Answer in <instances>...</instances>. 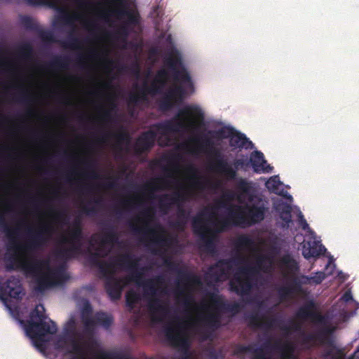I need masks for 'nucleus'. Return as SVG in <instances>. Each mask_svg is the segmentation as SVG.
I'll list each match as a JSON object with an SVG mask.
<instances>
[{
    "label": "nucleus",
    "mask_w": 359,
    "mask_h": 359,
    "mask_svg": "<svg viewBox=\"0 0 359 359\" xmlns=\"http://www.w3.org/2000/svg\"><path fill=\"white\" fill-rule=\"evenodd\" d=\"M8 211L0 210V229L5 233L8 239L7 249L12 251L13 255L8 258L6 269L8 271L20 269L26 273L35 278V290L43 292L53 285V275L50 269L48 259L38 258L32 256V252L42 248L52 236L54 228L50 224L41 225L37 229H27L30 239L25 243L18 242L15 239L18 228H11L5 218Z\"/></svg>",
    "instance_id": "nucleus-1"
},
{
    "label": "nucleus",
    "mask_w": 359,
    "mask_h": 359,
    "mask_svg": "<svg viewBox=\"0 0 359 359\" xmlns=\"http://www.w3.org/2000/svg\"><path fill=\"white\" fill-rule=\"evenodd\" d=\"M236 188L238 201L243 203L246 198L250 203L236 206L235 210L229 212L226 219L231 220L235 226H250L262 222L269 211L268 202L256 195L255 184L245 178L238 177Z\"/></svg>",
    "instance_id": "nucleus-2"
},
{
    "label": "nucleus",
    "mask_w": 359,
    "mask_h": 359,
    "mask_svg": "<svg viewBox=\"0 0 359 359\" xmlns=\"http://www.w3.org/2000/svg\"><path fill=\"white\" fill-rule=\"evenodd\" d=\"M71 355L69 359H90V301L84 299L81 320L72 316L64 327L63 334L57 342Z\"/></svg>",
    "instance_id": "nucleus-3"
},
{
    "label": "nucleus",
    "mask_w": 359,
    "mask_h": 359,
    "mask_svg": "<svg viewBox=\"0 0 359 359\" xmlns=\"http://www.w3.org/2000/svg\"><path fill=\"white\" fill-rule=\"evenodd\" d=\"M165 64L172 71L174 81L179 82L180 84L175 85L169 89L159 100L158 107L163 111L170 110L175 103L184 99L186 95L184 85H192L191 76L182 62V56L178 50L172 48L168 51Z\"/></svg>",
    "instance_id": "nucleus-4"
},
{
    "label": "nucleus",
    "mask_w": 359,
    "mask_h": 359,
    "mask_svg": "<svg viewBox=\"0 0 359 359\" xmlns=\"http://www.w3.org/2000/svg\"><path fill=\"white\" fill-rule=\"evenodd\" d=\"M85 159L84 180H90V0H85Z\"/></svg>",
    "instance_id": "nucleus-5"
},
{
    "label": "nucleus",
    "mask_w": 359,
    "mask_h": 359,
    "mask_svg": "<svg viewBox=\"0 0 359 359\" xmlns=\"http://www.w3.org/2000/svg\"><path fill=\"white\" fill-rule=\"evenodd\" d=\"M123 266L128 269L136 268L137 259L131 254L126 253L118 256L111 262L100 261L97 266L102 276L105 278L104 287L110 299L113 301L118 300L121 297L123 288V280L114 276L115 266Z\"/></svg>",
    "instance_id": "nucleus-6"
},
{
    "label": "nucleus",
    "mask_w": 359,
    "mask_h": 359,
    "mask_svg": "<svg viewBox=\"0 0 359 359\" xmlns=\"http://www.w3.org/2000/svg\"><path fill=\"white\" fill-rule=\"evenodd\" d=\"M208 215V221H210L212 218L215 216L214 212H208L206 209L198 213L191 221V226L194 234L200 238L202 243V245L204 250L210 254L216 252V245L215 243V238L216 234L225 231L229 228L231 222L229 219H223L220 221L214 222V229H212L208 226L204 219V217Z\"/></svg>",
    "instance_id": "nucleus-7"
},
{
    "label": "nucleus",
    "mask_w": 359,
    "mask_h": 359,
    "mask_svg": "<svg viewBox=\"0 0 359 359\" xmlns=\"http://www.w3.org/2000/svg\"><path fill=\"white\" fill-rule=\"evenodd\" d=\"M204 119L203 110L197 105H188L180 109L174 118L158 123L154 127L161 134L177 133L181 130L194 128Z\"/></svg>",
    "instance_id": "nucleus-8"
},
{
    "label": "nucleus",
    "mask_w": 359,
    "mask_h": 359,
    "mask_svg": "<svg viewBox=\"0 0 359 359\" xmlns=\"http://www.w3.org/2000/svg\"><path fill=\"white\" fill-rule=\"evenodd\" d=\"M137 266L138 265L136 268H131L132 273L128 280L135 283L138 286L142 287L144 295L149 299L148 306L152 313H161L166 315L169 311L168 306L163 304L162 301L157 297V287L164 284V277L163 276H157L154 278L143 280V273L142 272L143 269H141L140 271Z\"/></svg>",
    "instance_id": "nucleus-9"
},
{
    "label": "nucleus",
    "mask_w": 359,
    "mask_h": 359,
    "mask_svg": "<svg viewBox=\"0 0 359 359\" xmlns=\"http://www.w3.org/2000/svg\"><path fill=\"white\" fill-rule=\"evenodd\" d=\"M45 308L43 304H38L31 312V320L27 322L25 330L27 334L32 339H40L47 334H55L57 332V325L53 320L49 323L46 320Z\"/></svg>",
    "instance_id": "nucleus-10"
},
{
    "label": "nucleus",
    "mask_w": 359,
    "mask_h": 359,
    "mask_svg": "<svg viewBox=\"0 0 359 359\" xmlns=\"http://www.w3.org/2000/svg\"><path fill=\"white\" fill-rule=\"evenodd\" d=\"M82 229L79 224H74L68 231L67 234L62 235L59 241L60 245L55 250L56 257L64 261L74 258L81 252Z\"/></svg>",
    "instance_id": "nucleus-11"
},
{
    "label": "nucleus",
    "mask_w": 359,
    "mask_h": 359,
    "mask_svg": "<svg viewBox=\"0 0 359 359\" xmlns=\"http://www.w3.org/2000/svg\"><path fill=\"white\" fill-rule=\"evenodd\" d=\"M143 217L144 226L140 227L135 225L133 223L130 224L131 230L137 234L144 236L151 235L153 237V241L161 247L170 246L174 239L170 236H165L163 227L160 224H156L154 228L149 227V222L154 219V211L151 208H147L141 212Z\"/></svg>",
    "instance_id": "nucleus-12"
},
{
    "label": "nucleus",
    "mask_w": 359,
    "mask_h": 359,
    "mask_svg": "<svg viewBox=\"0 0 359 359\" xmlns=\"http://www.w3.org/2000/svg\"><path fill=\"white\" fill-rule=\"evenodd\" d=\"M294 351V347L290 341L277 339L271 344L269 339L260 348L254 350L255 356L252 359H292Z\"/></svg>",
    "instance_id": "nucleus-13"
},
{
    "label": "nucleus",
    "mask_w": 359,
    "mask_h": 359,
    "mask_svg": "<svg viewBox=\"0 0 359 359\" xmlns=\"http://www.w3.org/2000/svg\"><path fill=\"white\" fill-rule=\"evenodd\" d=\"M194 141L201 143V148L208 149L215 158V163L212 169L222 175L226 180L231 181L237 180L236 169L230 165L226 159L224 158L221 152L214 147V142L212 140L206 136L200 138H195Z\"/></svg>",
    "instance_id": "nucleus-14"
},
{
    "label": "nucleus",
    "mask_w": 359,
    "mask_h": 359,
    "mask_svg": "<svg viewBox=\"0 0 359 359\" xmlns=\"http://www.w3.org/2000/svg\"><path fill=\"white\" fill-rule=\"evenodd\" d=\"M164 264L169 269L176 271L177 272L179 280L182 283L183 287L179 285L176 290V293L178 295H183L184 305L186 307L189 306L194 302V299L191 294H185L184 290L189 289L191 285H201V278L191 272L187 271L184 269H177V264L172 262L170 258H165L164 259Z\"/></svg>",
    "instance_id": "nucleus-15"
},
{
    "label": "nucleus",
    "mask_w": 359,
    "mask_h": 359,
    "mask_svg": "<svg viewBox=\"0 0 359 359\" xmlns=\"http://www.w3.org/2000/svg\"><path fill=\"white\" fill-rule=\"evenodd\" d=\"M257 272V270L254 266L240 268L229 281L230 290L241 296L249 294L253 287L251 277Z\"/></svg>",
    "instance_id": "nucleus-16"
},
{
    "label": "nucleus",
    "mask_w": 359,
    "mask_h": 359,
    "mask_svg": "<svg viewBox=\"0 0 359 359\" xmlns=\"http://www.w3.org/2000/svg\"><path fill=\"white\" fill-rule=\"evenodd\" d=\"M255 243L252 238L247 235H241L238 236L234 242V246L237 252L234 257L229 259H221L215 263V266L220 267L221 266L228 270V272L232 269L233 265L246 262L245 257L241 252L245 248L250 249L254 245Z\"/></svg>",
    "instance_id": "nucleus-17"
},
{
    "label": "nucleus",
    "mask_w": 359,
    "mask_h": 359,
    "mask_svg": "<svg viewBox=\"0 0 359 359\" xmlns=\"http://www.w3.org/2000/svg\"><path fill=\"white\" fill-rule=\"evenodd\" d=\"M248 320L251 326L266 330L278 327L286 333H289L291 330L298 331L300 330V325L296 323L292 322L291 325L281 326L283 322V320L278 318H268L266 316L261 318L257 313L248 316Z\"/></svg>",
    "instance_id": "nucleus-18"
},
{
    "label": "nucleus",
    "mask_w": 359,
    "mask_h": 359,
    "mask_svg": "<svg viewBox=\"0 0 359 359\" xmlns=\"http://www.w3.org/2000/svg\"><path fill=\"white\" fill-rule=\"evenodd\" d=\"M112 139L114 140V148L118 152L124 151L125 147H128L131 142L130 134L122 126L116 132L107 130L100 135V140L103 143H107ZM126 150H128V148Z\"/></svg>",
    "instance_id": "nucleus-19"
},
{
    "label": "nucleus",
    "mask_w": 359,
    "mask_h": 359,
    "mask_svg": "<svg viewBox=\"0 0 359 359\" xmlns=\"http://www.w3.org/2000/svg\"><path fill=\"white\" fill-rule=\"evenodd\" d=\"M22 287L20 280L15 276H11L5 282L0 283V299L4 302L6 306L11 309L6 304L8 297L15 299H21Z\"/></svg>",
    "instance_id": "nucleus-20"
},
{
    "label": "nucleus",
    "mask_w": 359,
    "mask_h": 359,
    "mask_svg": "<svg viewBox=\"0 0 359 359\" xmlns=\"http://www.w3.org/2000/svg\"><path fill=\"white\" fill-rule=\"evenodd\" d=\"M181 327L182 323H177L175 326L171 325H166L163 331L166 339L172 346L175 347L184 346L186 348L185 356L183 359H189V355L187 352L188 343L187 339L182 336V333L180 330Z\"/></svg>",
    "instance_id": "nucleus-21"
},
{
    "label": "nucleus",
    "mask_w": 359,
    "mask_h": 359,
    "mask_svg": "<svg viewBox=\"0 0 359 359\" xmlns=\"http://www.w3.org/2000/svg\"><path fill=\"white\" fill-rule=\"evenodd\" d=\"M156 135V133L152 130L142 133L134 145L135 152L138 154H142L149 151L155 144Z\"/></svg>",
    "instance_id": "nucleus-22"
},
{
    "label": "nucleus",
    "mask_w": 359,
    "mask_h": 359,
    "mask_svg": "<svg viewBox=\"0 0 359 359\" xmlns=\"http://www.w3.org/2000/svg\"><path fill=\"white\" fill-rule=\"evenodd\" d=\"M296 317L299 319H311L313 322L323 324L325 323V317L316 311V306L313 301H309L301 306L296 312Z\"/></svg>",
    "instance_id": "nucleus-23"
},
{
    "label": "nucleus",
    "mask_w": 359,
    "mask_h": 359,
    "mask_svg": "<svg viewBox=\"0 0 359 359\" xmlns=\"http://www.w3.org/2000/svg\"><path fill=\"white\" fill-rule=\"evenodd\" d=\"M101 66L107 76H116L114 74V69L117 68L119 72L125 71L126 66H117V61L113 60L109 56V50L107 48L102 50L100 54Z\"/></svg>",
    "instance_id": "nucleus-24"
},
{
    "label": "nucleus",
    "mask_w": 359,
    "mask_h": 359,
    "mask_svg": "<svg viewBox=\"0 0 359 359\" xmlns=\"http://www.w3.org/2000/svg\"><path fill=\"white\" fill-rule=\"evenodd\" d=\"M211 304L212 311L201 316L200 318V320L203 322L208 328L215 330L219 328L221 325L220 311L223 310L217 307V306H215L214 304Z\"/></svg>",
    "instance_id": "nucleus-25"
},
{
    "label": "nucleus",
    "mask_w": 359,
    "mask_h": 359,
    "mask_svg": "<svg viewBox=\"0 0 359 359\" xmlns=\"http://www.w3.org/2000/svg\"><path fill=\"white\" fill-rule=\"evenodd\" d=\"M208 296L211 303L214 304L217 307L222 309L224 311L236 314L241 311V306L239 303H227L223 299L221 295L215 292L209 293Z\"/></svg>",
    "instance_id": "nucleus-26"
},
{
    "label": "nucleus",
    "mask_w": 359,
    "mask_h": 359,
    "mask_svg": "<svg viewBox=\"0 0 359 359\" xmlns=\"http://www.w3.org/2000/svg\"><path fill=\"white\" fill-rule=\"evenodd\" d=\"M147 93L152 95L157 93V87L155 83H151L150 86L144 84L143 87L137 93H130L128 99V105H137L141 101L146 100Z\"/></svg>",
    "instance_id": "nucleus-27"
},
{
    "label": "nucleus",
    "mask_w": 359,
    "mask_h": 359,
    "mask_svg": "<svg viewBox=\"0 0 359 359\" xmlns=\"http://www.w3.org/2000/svg\"><path fill=\"white\" fill-rule=\"evenodd\" d=\"M183 201H184V194L180 191L175 192L172 195L164 194L159 197V208L161 211L166 213L172 205H177Z\"/></svg>",
    "instance_id": "nucleus-28"
},
{
    "label": "nucleus",
    "mask_w": 359,
    "mask_h": 359,
    "mask_svg": "<svg viewBox=\"0 0 359 359\" xmlns=\"http://www.w3.org/2000/svg\"><path fill=\"white\" fill-rule=\"evenodd\" d=\"M113 323V317L104 312H98L95 316L91 315V358H93V347L94 345V339L93 333V327L97 324L102 326L105 329L109 328Z\"/></svg>",
    "instance_id": "nucleus-29"
},
{
    "label": "nucleus",
    "mask_w": 359,
    "mask_h": 359,
    "mask_svg": "<svg viewBox=\"0 0 359 359\" xmlns=\"http://www.w3.org/2000/svg\"><path fill=\"white\" fill-rule=\"evenodd\" d=\"M250 162L255 172H269L272 170V167L266 164V161L262 152L259 151H253L250 157Z\"/></svg>",
    "instance_id": "nucleus-30"
},
{
    "label": "nucleus",
    "mask_w": 359,
    "mask_h": 359,
    "mask_svg": "<svg viewBox=\"0 0 359 359\" xmlns=\"http://www.w3.org/2000/svg\"><path fill=\"white\" fill-rule=\"evenodd\" d=\"M346 355L344 348L332 346L326 350L323 356L325 359H346ZM347 359H359V346Z\"/></svg>",
    "instance_id": "nucleus-31"
},
{
    "label": "nucleus",
    "mask_w": 359,
    "mask_h": 359,
    "mask_svg": "<svg viewBox=\"0 0 359 359\" xmlns=\"http://www.w3.org/2000/svg\"><path fill=\"white\" fill-rule=\"evenodd\" d=\"M326 251V248L322 244L318 245L316 241L308 242L304 244L302 248V255L306 259L312 257H318Z\"/></svg>",
    "instance_id": "nucleus-32"
},
{
    "label": "nucleus",
    "mask_w": 359,
    "mask_h": 359,
    "mask_svg": "<svg viewBox=\"0 0 359 359\" xmlns=\"http://www.w3.org/2000/svg\"><path fill=\"white\" fill-rule=\"evenodd\" d=\"M118 242V234L111 224H104L102 229V243L113 245Z\"/></svg>",
    "instance_id": "nucleus-33"
},
{
    "label": "nucleus",
    "mask_w": 359,
    "mask_h": 359,
    "mask_svg": "<svg viewBox=\"0 0 359 359\" xmlns=\"http://www.w3.org/2000/svg\"><path fill=\"white\" fill-rule=\"evenodd\" d=\"M275 210L279 213L280 219L285 222V226H289V224L292 222L291 205L281 201L276 205Z\"/></svg>",
    "instance_id": "nucleus-34"
},
{
    "label": "nucleus",
    "mask_w": 359,
    "mask_h": 359,
    "mask_svg": "<svg viewBox=\"0 0 359 359\" xmlns=\"http://www.w3.org/2000/svg\"><path fill=\"white\" fill-rule=\"evenodd\" d=\"M229 273L228 270H226L224 266H221L220 267H217L215 264L208 269L206 276L208 278L217 283L222 280V279L227 278Z\"/></svg>",
    "instance_id": "nucleus-35"
},
{
    "label": "nucleus",
    "mask_w": 359,
    "mask_h": 359,
    "mask_svg": "<svg viewBox=\"0 0 359 359\" xmlns=\"http://www.w3.org/2000/svg\"><path fill=\"white\" fill-rule=\"evenodd\" d=\"M229 144L231 147L239 148H248L250 146H252V142L249 140L245 135L235 131L229 140Z\"/></svg>",
    "instance_id": "nucleus-36"
},
{
    "label": "nucleus",
    "mask_w": 359,
    "mask_h": 359,
    "mask_svg": "<svg viewBox=\"0 0 359 359\" xmlns=\"http://www.w3.org/2000/svg\"><path fill=\"white\" fill-rule=\"evenodd\" d=\"M71 62L70 57L56 56L53 60L46 65L48 69H66L68 68Z\"/></svg>",
    "instance_id": "nucleus-37"
},
{
    "label": "nucleus",
    "mask_w": 359,
    "mask_h": 359,
    "mask_svg": "<svg viewBox=\"0 0 359 359\" xmlns=\"http://www.w3.org/2000/svg\"><path fill=\"white\" fill-rule=\"evenodd\" d=\"M334 331V328L331 327L330 325H325L320 328L317 332V339L318 341L322 344H327L332 346H334L332 344V341L331 339V337Z\"/></svg>",
    "instance_id": "nucleus-38"
},
{
    "label": "nucleus",
    "mask_w": 359,
    "mask_h": 359,
    "mask_svg": "<svg viewBox=\"0 0 359 359\" xmlns=\"http://www.w3.org/2000/svg\"><path fill=\"white\" fill-rule=\"evenodd\" d=\"M170 181L165 177H157L147 182L141 189L142 190L156 191L161 188H167L170 184Z\"/></svg>",
    "instance_id": "nucleus-39"
},
{
    "label": "nucleus",
    "mask_w": 359,
    "mask_h": 359,
    "mask_svg": "<svg viewBox=\"0 0 359 359\" xmlns=\"http://www.w3.org/2000/svg\"><path fill=\"white\" fill-rule=\"evenodd\" d=\"M116 114L110 111L107 108L101 107L99 114L100 120L104 126H109L116 122Z\"/></svg>",
    "instance_id": "nucleus-40"
},
{
    "label": "nucleus",
    "mask_w": 359,
    "mask_h": 359,
    "mask_svg": "<svg viewBox=\"0 0 359 359\" xmlns=\"http://www.w3.org/2000/svg\"><path fill=\"white\" fill-rule=\"evenodd\" d=\"M60 44L65 48L77 50L81 48L82 43L79 38L71 32L65 40L60 42Z\"/></svg>",
    "instance_id": "nucleus-41"
},
{
    "label": "nucleus",
    "mask_w": 359,
    "mask_h": 359,
    "mask_svg": "<svg viewBox=\"0 0 359 359\" xmlns=\"http://www.w3.org/2000/svg\"><path fill=\"white\" fill-rule=\"evenodd\" d=\"M140 299V294L133 290L128 291L126 294V304L130 311H132L135 308V304H137Z\"/></svg>",
    "instance_id": "nucleus-42"
},
{
    "label": "nucleus",
    "mask_w": 359,
    "mask_h": 359,
    "mask_svg": "<svg viewBox=\"0 0 359 359\" xmlns=\"http://www.w3.org/2000/svg\"><path fill=\"white\" fill-rule=\"evenodd\" d=\"M234 130L229 127H224L217 130H210L208 133L213 137L217 139H226L231 138Z\"/></svg>",
    "instance_id": "nucleus-43"
},
{
    "label": "nucleus",
    "mask_w": 359,
    "mask_h": 359,
    "mask_svg": "<svg viewBox=\"0 0 359 359\" xmlns=\"http://www.w3.org/2000/svg\"><path fill=\"white\" fill-rule=\"evenodd\" d=\"M107 77L106 80L102 81L99 83L98 86L101 95L105 92L111 91L118 88L113 84V81L116 79V76H107Z\"/></svg>",
    "instance_id": "nucleus-44"
},
{
    "label": "nucleus",
    "mask_w": 359,
    "mask_h": 359,
    "mask_svg": "<svg viewBox=\"0 0 359 359\" xmlns=\"http://www.w3.org/2000/svg\"><path fill=\"white\" fill-rule=\"evenodd\" d=\"M283 183L280 181L278 176H273L266 182V187L270 191L278 195H283V192L279 190V187Z\"/></svg>",
    "instance_id": "nucleus-45"
},
{
    "label": "nucleus",
    "mask_w": 359,
    "mask_h": 359,
    "mask_svg": "<svg viewBox=\"0 0 359 359\" xmlns=\"http://www.w3.org/2000/svg\"><path fill=\"white\" fill-rule=\"evenodd\" d=\"M188 171L191 174L190 177V181L191 184L196 188L203 189L204 184L201 181V177L198 175V171L195 167L191 165L188 168Z\"/></svg>",
    "instance_id": "nucleus-46"
},
{
    "label": "nucleus",
    "mask_w": 359,
    "mask_h": 359,
    "mask_svg": "<svg viewBox=\"0 0 359 359\" xmlns=\"http://www.w3.org/2000/svg\"><path fill=\"white\" fill-rule=\"evenodd\" d=\"M99 359H130V358L118 351H100L98 355Z\"/></svg>",
    "instance_id": "nucleus-47"
},
{
    "label": "nucleus",
    "mask_w": 359,
    "mask_h": 359,
    "mask_svg": "<svg viewBox=\"0 0 359 359\" xmlns=\"http://www.w3.org/2000/svg\"><path fill=\"white\" fill-rule=\"evenodd\" d=\"M168 76V73L164 69H160L157 72L155 80L152 83H155L156 86L157 87V93H159L160 89V87L157 86V83H158L161 86V87H163L166 83Z\"/></svg>",
    "instance_id": "nucleus-48"
},
{
    "label": "nucleus",
    "mask_w": 359,
    "mask_h": 359,
    "mask_svg": "<svg viewBox=\"0 0 359 359\" xmlns=\"http://www.w3.org/2000/svg\"><path fill=\"white\" fill-rule=\"evenodd\" d=\"M334 267L335 265L333 264L332 266V269L327 273V274H326L324 271H318L315 273L314 276H311V283L315 285L320 284L327 278V276L332 275Z\"/></svg>",
    "instance_id": "nucleus-49"
},
{
    "label": "nucleus",
    "mask_w": 359,
    "mask_h": 359,
    "mask_svg": "<svg viewBox=\"0 0 359 359\" xmlns=\"http://www.w3.org/2000/svg\"><path fill=\"white\" fill-rule=\"evenodd\" d=\"M18 53L24 59H29L33 55V48L29 43H25L18 48Z\"/></svg>",
    "instance_id": "nucleus-50"
},
{
    "label": "nucleus",
    "mask_w": 359,
    "mask_h": 359,
    "mask_svg": "<svg viewBox=\"0 0 359 359\" xmlns=\"http://www.w3.org/2000/svg\"><path fill=\"white\" fill-rule=\"evenodd\" d=\"M20 22L22 25L27 30L36 31L38 29L37 24L29 16H21Z\"/></svg>",
    "instance_id": "nucleus-51"
},
{
    "label": "nucleus",
    "mask_w": 359,
    "mask_h": 359,
    "mask_svg": "<svg viewBox=\"0 0 359 359\" xmlns=\"http://www.w3.org/2000/svg\"><path fill=\"white\" fill-rule=\"evenodd\" d=\"M104 98V102H117L120 96V90L117 88L113 90L105 92L102 94Z\"/></svg>",
    "instance_id": "nucleus-52"
},
{
    "label": "nucleus",
    "mask_w": 359,
    "mask_h": 359,
    "mask_svg": "<svg viewBox=\"0 0 359 359\" xmlns=\"http://www.w3.org/2000/svg\"><path fill=\"white\" fill-rule=\"evenodd\" d=\"M105 181L102 182V186L106 189H114L118 186V177L114 175H109L104 177Z\"/></svg>",
    "instance_id": "nucleus-53"
},
{
    "label": "nucleus",
    "mask_w": 359,
    "mask_h": 359,
    "mask_svg": "<svg viewBox=\"0 0 359 359\" xmlns=\"http://www.w3.org/2000/svg\"><path fill=\"white\" fill-rule=\"evenodd\" d=\"M17 100L23 104H30L33 102L34 99L27 90L22 89L19 93Z\"/></svg>",
    "instance_id": "nucleus-54"
},
{
    "label": "nucleus",
    "mask_w": 359,
    "mask_h": 359,
    "mask_svg": "<svg viewBox=\"0 0 359 359\" xmlns=\"http://www.w3.org/2000/svg\"><path fill=\"white\" fill-rule=\"evenodd\" d=\"M283 264L291 271L299 270L298 263L289 256H285L282 259Z\"/></svg>",
    "instance_id": "nucleus-55"
},
{
    "label": "nucleus",
    "mask_w": 359,
    "mask_h": 359,
    "mask_svg": "<svg viewBox=\"0 0 359 359\" xmlns=\"http://www.w3.org/2000/svg\"><path fill=\"white\" fill-rule=\"evenodd\" d=\"M294 294V292L289 285L287 286L281 287L278 290V294L281 299H285Z\"/></svg>",
    "instance_id": "nucleus-56"
},
{
    "label": "nucleus",
    "mask_w": 359,
    "mask_h": 359,
    "mask_svg": "<svg viewBox=\"0 0 359 359\" xmlns=\"http://www.w3.org/2000/svg\"><path fill=\"white\" fill-rule=\"evenodd\" d=\"M50 210L53 213V217L55 220L65 222L68 220L65 210H56L53 207H51Z\"/></svg>",
    "instance_id": "nucleus-57"
},
{
    "label": "nucleus",
    "mask_w": 359,
    "mask_h": 359,
    "mask_svg": "<svg viewBox=\"0 0 359 359\" xmlns=\"http://www.w3.org/2000/svg\"><path fill=\"white\" fill-rule=\"evenodd\" d=\"M294 292V294H297L302 292V283L301 280H299V277L293 278L292 283L289 285Z\"/></svg>",
    "instance_id": "nucleus-58"
},
{
    "label": "nucleus",
    "mask_w": 359,
    "mask_h": 359,
    "mask_svg": "<svg viewBox=\"0 0 359 359\" xmlns=\"http://www.w3.org/2000/svg\"><path fill=\"white\" fill-rule=\"evenodd\" d=\"M177 217L178 219H181L182 220H184L186 222H188V219L189 217V212H187L181 205V203H180L177 205Z\"/></svg>",
    "instance_id": "nucleus-59"
},
{
    "label": "nucleus",
    "mask_w": 359,
    "mask_h": 359,
    "mask_svg": "<svg viewBox=\"0 0 359 359\" xmlns=\"http://www.w3.org/2000/svg\"><path fill=\"white\" fill-rule=\"evenodd\" d=\"M39 35L43 41H47V42H54L55 41V39H54V36H53V33L49 31L40 30L39 32Z\"/></svg>",
    "instance_id": "nucleus-60"
},
{
    "label": "nucleus",
    "mask_w": 359,
    "mask_h": 359,
    "mask_svg": "<svg viewBox=\"0 0 359 359\" xmlns=\"http://www.w3.org/2000/svg\"><path fill=\"white\" fill-rule=\"evenodd\" d=\"M255 349L256 348H253L252 346L250 345H248V346L241 345L236 348V354L241 355V354H244V353H251L254 354V357H255V353L254 352V350H255Z\"/></svg>",
    "instance_id": "nucleus-61"
},
{
    "label": "nucleus",
    "mask_w": 359,
    "mask_h": 359,
    "mask_svg": "<svg viewBox=\"0 0 359 359\" xmlns=\"http://www.w3.org/2000/svg\"><path fill=\"white\" fill-rule=\"evenodd\" d=\"M60 20L65 25H73V16L66 12H64V13L60 17Z\"/></svg>",
    "instance_id": "nucleus-62"
},
{
    "label": "nucleus",
    "mask_w": 359,
    "mask_h": 359,
    "mask_svg": "<svg viewBox=\"0 0 359 359\" xmlns=\"http://www.w3.org/2000/svg\"><path fill=\"white\" fill-rule=\"evenodd\" d=\"M187 223V222H186L184 220H182V219H178V218L177 217L176 221H175V222L172 223V226L175 229H177V230L183 231V230L184 229V228H185V226H186Z\"/></svg>",
    "instance_id": "nucleus-63"
},
{
    "label": "nucleus",
    "mask_w": 359,
    "mask_h": 359,
    "mask_svg": "<svg viewBox=\"0 0 359 359\" xmlns=\"http://www.w3.org/2000/svg\"><path fill=\"white\" fill-rule=\"evenodd\" d=\"M102 107L107 108L108 109H109L110 111H113L115 114H116L118 110L117 102H104Z\"/></svg>",
    "instance_id": "nucleus-64"
}]
</instances>
